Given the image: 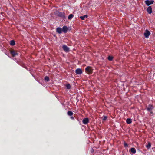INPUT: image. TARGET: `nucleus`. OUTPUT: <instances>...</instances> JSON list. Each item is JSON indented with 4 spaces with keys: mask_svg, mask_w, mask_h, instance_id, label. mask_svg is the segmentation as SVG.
<instances>
[{
    "mask_svg": "<svg viewBox=\"0 0 155 155\" xmlns=\"http://www.w3.org/2000/svg\"><path fill=\"white\" fill-rule=\"evenodd\" d=\"M150 35V31L147 29H146L145 30V32L144 33V35L145 37L146 38H148L149 37Z\"/></svg>",
    "mask_w": 155,
    "mask_h": 155,
    "instance_id": "6",
    "label": "nucleus"
},
{
    "mask_svg": "<svg viewBox=\"0 0 155 155\" xmlns=\"http://www.w3.org/2000/svg\"><path fill=\"white\" fill-rule=\"evenodd\" d=\"M73 16H74V15L72 14H70L68 17V19L70 20V19H72V18H73Z\"/></svg>",
    "mask_w": 155,
    "mask_h": 155,
    "instance_id": "19",
    "label": "nucleus"
},
{
    "mask_svg": "<svg viewBox=\"0 0 155 155\" xmlns=\"http://www.w3.org/2000/svg\"><path fill=\"white\" fill-rule=\"evenodd\" d=\"M130 151L134 154L136 152V150L134 148H131L130 149Z\"/></svg>",
    "mask_w": 155,
    "mask_h": 155,
    "instance_id": "15",
    "label": "nucleus"
},
{
    "mask_svg": "<svg viewBox=\"0 0 155 155\" xmlns=\"http://www.w3.org/2000/svg\"><path fill=\"white\" fill-rule=\"evenodd\" d=\"M151 143L150 142H148V144L146 145V147L147 149H149L151 147Z\"/></svg>",
    "mask_w": 155,
    "mask_h": 155,
    "instance_id": "18",
    "label": "nucleus"
},
{
    "mask_svg": "<svg viewBox=\"0 0 155 155\" xmlns=\"http://www.w3.org/2000/svg\"><path fill=\"white\" fill-rule=\"evenodd\" d=\"M68 30V28L66 26H64L63 27L62 30L63 32L65 33L67 32Z\"/></svg>",
    "mask_w": 155,
    "mask_h": 155,
    "instance_id": "11",
    "label": "nucleus"
},
{
    "mask_svg": "<svg viewBox=\"0 0 155 155\" xmlns=\"http://www.w3.org/2000/svg\"><path fill=\"white\" fill-rule=\"evenodd\" d=\"M10 53L12 57H15L16 55L18 54V53L16 51H15L14 50H12L10 51Z\"/></svg>",
    "mask_w": 155,
    "mask_h": 155,
    "instance_id": "5",
    "label": "nucleus"
},
{
    "mask_svg": "<svg viewBox=\"0 0 155 155\" xmlns=\"http://www.w3.org/2000/svg\"><path fill=\"white\" fill-rule=\"evenodd\" d=\"M150 113V115H153V112H152V111H149Z\"/></svg>",
    "mask_w": 155,
    "mask_h": 155,
    "instance_id": "25",
    "label": "nucleus"
},
{
    "mask_svg": "<svg viewBox=\"0 0 155 155\" xmlns=\"http://www.w3.org/2000/svg\"><path fill=\"white\" fill-rule=\"evenodd\" d=\"M62 28L60 27H58L56 29V31L58 33L60 34L62 32Z\"/></svg>",
    "mask_w": 155,
    "mask_h": 155,
    "instance_id": "12",
    "label": "nucleus"
},
{
    "mask_svg": "<svg viewBox=\"0 0 155 155\" xmlns=\"http://www.w3.org/2000/svg\"><path fill=\"white\" fill-rule=\"evenodd\" d=\"M88 17L87 15H84V16H81L80 17V18L82 20H84L85 18H87Z\"/></svg>",
    "mask_w": 155,
    "mask_h": 155,
    "instance_id": "13",
    "label": "nucleus"
},
{
    "mask_svg": "<svg viewBox=\"0 0 155 155\" xmlns=\"http://www.w3.org/2000/svg\"><path fill=\"white\" fill-rule=\"evenodd\" d=\"M62 48L63 50L66 52H68L69 51V48L65 45H63Z\"/></svg>",
    "mask_w": 155,
    "mask_h": 155,
    "instance_id": "7",
    "label": "nucleus"
},
{
    "mask_svg": "<svg viewBox=\"0 0 155 155\" xmlns=\"http://www.w3.org/2000/svg\"><path fill=\"white\" fill-rule=\"evenodd\" d=\"M124 146L126 147H128V144L127 143H126L125 142H124Z\"/></svg>",
    "mask_w": 155,
    "mask_h": 155,
    "instance_id": "24",
    "label": "nucleus"
},
{
    "mask_svg": "<svg viewBox=\"0 0 155 155\" xmlns=\"http://www.w3.org/2000/svg\"><path fill=\"white\" fill-rule=\"evenodd\" d=\"M147 12L149 14H150L152 13V8L151 6L148 7L147 8Z\"/></svg>",
    "mask_w": 155,
    "mask_h": 155,
    "instance_id": "10",
    "label": "nucleus"
},
{
    "mask_svg": "<svg viewBox=\"0 0 155 155\" xmlns=\"http://www.w3.org/2000/svg\"><path fill=\"white\" fill-rule=\"evenodd\" d=\"M102 118L103 120L105 121V120H106L107 119V117L106 116H104L102 117Z\"/></svg>",
    "mask_w": 155,
    "mask_h": 155,
    "instance_id": "22",
    "label": "nucleus"
},
{
    "mask_svg": "<svg viewBox=\"0 0 155 155\" xmlns=\"http://www.w3.org/2000/svg\"><path fill=\"white\" fill-rule=\"evenodd\" d=\"M83 123L84 124H87L89 122V119L88 118H84L82 120Z\"/></svg>",
    "mask_w": 155,
    "mask_h": 155,
    "instance_id": "8",
    "label": "nucleus"
},
{
    "mask_svg": "<svg viewBox=\"0 0 155 155\" xmlns=\"http://www.w3.org/2000/svg\"><path fill=\"white\" fill-rule=\"evenodd\" d=\"M75 72L77 74H81L82 73V70L79 68L77 69L76 70Z\"/></svg>",
    "mask_w": 155,
    "mask_h": 155,
    "instance_id": "9",
    "label": "nucleus"
},
{
    "mask_svg": "<svg viewBox=\"0 0 155 155\" xmlns=\"http://www.w3.org/2000/svg\"><path fill=\"white\" fill-rule=\"evenodd\" d=\"M71 119L73 120H74V118L73 117H71Z\"/></svg>",
    "mask_w": 155,
    "mask_h": 155,
    "instance_id": "26",
    "label": "nucleus"
},
{
    "mask_svg": "<svg viewBox=\"0 0 155 155\" xmlns=\"http://www.w3.org/2000/svg\"><path fill=\"white\" fill-rule=\"evenodd\" d=\"M71 85L69 84H66V87L67 89H69L71 88Z\"/></svg>",
    "mask_w": 155,
    "mask_h": 155,
    "instance_id": "21",
    "label": "nucleus"
},
{
    "mask_svg": "<svg viewBox=\"0 0 155 155\" xmlns=\"http://www.w3.org/2000/svg\"><path fill=\"white\" fill-rule=\"evenodd\" d=\"M126 122L128 124H130L132 123V120L130 118H127L126 120Z\"/></svg>",
    "mask_w": 155,
    "mask_h": 155,
    "instance_id": "14",
    "label": "nucleus"
},
{
    "mask_svg": "<svg viewBox=\"0 0 155 155\" xmlns=\"http://www.w3.org/2000/svg\"><path fill=\"white\" fill-rule=\"evenodd\" d=\"M54 13L56 15L61 17L64 19H65L66 18L65 16V13L64 12H60L57 11L55 12Z\"/></svg>",
    "mask_w": 155,
    "mask_h": 155,
    "instance_id": "1",
    "label": "nucleus"
},
{
    "mask_svg": "<svg viewBox=\"0 0 155 155\" xmlns=\"http://www.w3.org/2000/svg\"><path fill=\"white\" fill-rule=\"evenodd\" d=\"M86 72L89 74H90L92 72V69L90 66H87L85 68Z\"/></svg>",
    "mask_w": 155,
    "mask_h": 155,
    "instance_id": "2",
    "label": "nucleus"
},
{
    "mask_svg": "<svg viewBox=\"0 0 155 155\" xmlns=\"http://www.w3.org/2000/svg\"><path fill=\"white\" fill-rule=\"evenodd\" d=\"M145 2L147 6H149L153 3L154 1L153 0H151L150 1L147 0L145 1Z\"/></svg>",
    "mask_w": 155,
    "mask_h": 155,
    "instance_id": "3",
    "label": "nucleus"
},
{
    "mask_svg": "<svg viewBox=\"0 0 155 155\" xmlns=\"http://www.w3.org/2000/svg\"><path fill=\"white\" fill-rule=\"evenodd\" d=\"M45 81H49V77L47 76L45 77Z\"/></svg>",
    "mask_w": 155,
    "mask_h": 155,
    "instance_id": "20",
    "label": "nucleus"
},
{
    "mask_svg": "<svg viewBox=\"0 0 155 155\" xmlns=\"http://www.w3.org/2000/svg\"><path fill=\"white\" fill-rule=\"evenodd\" d=\"M10 44L12 46H13L15 44V42L14 40H12L10 41Z\"/></svg>",
    "mask_w": 155,
    "mask_h": 155,
    "instance_id": "16",
    "label": "nucleus"
},
{
    "mask_svg": "<svg viewBox=\"0 0 155 155\" xmlns=\"http://www.w3.org/2000/svg\"><path fill=\"white\" fill-rule=\"evenodd\" d=\"M154 109V107L152 105L149 104L147 107L146 108L147 110L149 112L152 111Z\"/></svg>",
    "mask_w": 155,
    "mask_h": 155,
    "instance_id": "4",
    "label": "nucleus"
},
{
    "mask_svg": "<svg viewBox=\"0 0 155 155\" xmlns=\"http://www.w3.org/2000/svg\"><path fill=\"white\" fill-rule=\"evenodd\" d=\"M113 58V57L110 56H109L108 58V59L109 61H111L112 60Z\"/></svg>",
    "mask_w": 155,
    "mask_h": 155,
    "instance_id": "23",
    "label": "nucleus"
},
{
    "mask_svg": "<svg viewBox=\"0 0 155 155\" xmlns=\"http://www.w3.org/2000/svg\"><path fill=\"white\" fill-rule=\"evenodd\" d=\"M67 114L68 115L71 116L73 114V113L71 111H69L67 112Z\"/></svg>",
    "mask_w": 155,
    "mask_h": 155,
    "instance_id": "17",
    "label": "nucleus"
}]
</instances>
